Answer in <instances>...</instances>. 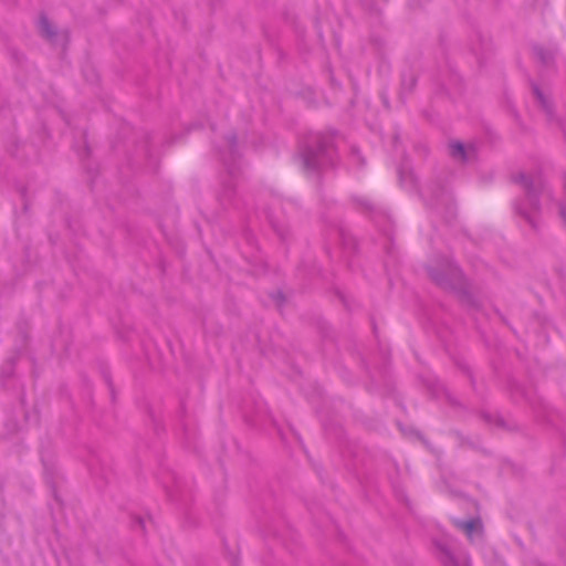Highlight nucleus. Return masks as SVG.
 <instances>
[{
	"instance_id": "7",
	"label": "nucleus",
	"mask_w": 566,
	"mask_h": 566,
	"mask_svg": "<svg viewBox=\"0 0 566 566\" xmlns=\"http://www.w3.org/2000/svg\"><path fill=\"white\" fill-rule=\"evenodd\" d=\"M470 50L475 55L479 64L482 65L493 51L492 41L489 36L476 31L471 39Z\"/></svg>"
},
{
	"instance_id": "19",
	"label": "nucleus",
	"mask_w": 566,
	"mask_h": 566,
	"mask_svg": "<svg viewBox=\"0 0 566 566\" xmlns=\"http://www.w3.org/2000/svg\"><path fill=\"white\" fill-rule=\"evenodd\" d=\"M42 463L44 467L45 479L49 483H52L55 473V464L53 460L46 459L44 455H42Z\"/></svg>"
},
{
	"instance_id": "10",
	"label": "nucleus",
	"mask_w": 566,
	"mask_h": 566,
	"mask_svg": "<svg viewBox=\"0 0 566 566\" xmlns=\"http://www.w3.org/2000/svg\"><path fill=\"white\" fill-rule=\"evenodd\" d=\"M449 154L453 159L467 164L476 154V148L474 145L467 147L462 142L453 140L449 144Z\"/></svg>"
},
{
	"instance_id": "30",
	"label": "nucleus",
	"mask_w": 566,
	"mask_h": 566,
	"mask_svg": "<svg viewBox=\"0 0 566 566\" xmlns=\"http://www.w3.org/2000/svg\"><path fill=\"white\" fill-rule=\"evenodd\" d=\"M481 417L483 418V420L488 423H492L493 422V416L489 412H482L481 413Z\"/></svg>"
},
{
	"instance_id": "22",
	"label": "nucleus",
	"mask_w": 566,
	"mask_h": 566,
	"mask_svg": "<svg viewBox=\"0 0 566 566\" xmlns=\"http://www.w3.org/2000/svg\"><path fill=\"white\" fill-rule=\"evenodd\" d=\"M270 297L275 302L276 306L281 308L286 301L284 293L281 290L270 293Z\"/></svg>"
},
{
	"instance_id": "23",
	"label": "nucleus",
	"mask_w": 566,
	"mask_h": 566,
	"mask_svg": "<svg viewBox=\"0 0 566 566\" xmlns=\"http://www.w3.org/2000/svg\"><path fill=\"white\" fill-rule=\"evenodd\" d=\"M510 390H511V394L514 396V395H520L521 397L527 399V396H526V391L525 389L523 388V386L516 381H511L510 382Z\"/></svg>"
},
{
	"instance_id": "14",
	"label": "nucleus",
	"mask_w": 566,
	"mask_h": 566,
	"mask_svg": "<svg viewBox=\"0 0 566 566\" xmlns=\"http://www.w3.org/2000/svg\"><path fill=\"white\" fill-rule=\"evenodd\" d=\"M21 349H18L11 357H9L1 366L0 378L4 384L8 379L14 376L17 363L20 358Z\"/></svg>"
},
{
	"instance_id": "27",
	"label": "nucleus",
	"mask_w": 566,
	"mask_h": 566,
	"mask_svg": "<svg viewBox=\"0 0 566 566\" xmlns=\"http://www.w3.org/2000/svg\"><path fill=\"white\" fill-rule=\"evenodd\" d=\"M134 526H138L143 532L145 531V521L140 516L134 518Z\"/></svg>"
},
{
	"instance_id": "4",
	"label": "nucleus",
	"mask_w": 566,
	"mask_h": 566,
	"mask_svg": "<svg viewBox=\"0 0 566 566\" xmlns=\"http://www.w3.org/2000/svg\"><path fill=\"white\" fill-rule=\"evenodd\" d=\"M513 182L522 186L524 196L513 201V210L516 216L522 218L534 231H538L542 220L543 193L542 180L520 172L512 177Z\"/></svg>"
},
{
	"instance_id": "2",
	"label": "nucleus",
	"mask_w": 566,
	"mask_h": 566,
	"mask_svg": "<svg viewBox=\"0 0 566 566\" xmlns=\"http://www.w3.org/2000/svg\"><path fill=\"white\" fill-rule=\"evenodd\" d=\"M219 157L224 166L227 175L221 178L217 200L224 209L238 208L237 180L241 176L238 134L229 132L222 138V143L216 146Z\"/></svg>"
},
{
	"instance_id": "1",
	"label": "nucleus",
	"mask_w": 566,
	"mask_h": 566,
	"mask_svg": "<svg viewBox=\"0 0 566 566\" xmlns=\"http://www.w3.org/2000/svg\"><path fill=\"white\" fill-rule=\"evenodd\" d=\"M336 134V130L311 132L301 139L295 154V159L302 171L308 177H316L318 185L322 184L323 172L336 165L337 150L334 143Z\"/></svg>"
},
{
	"instance_id": "8",
	"label": "nucleus",
	"mask_w": 566,
	"mask_h": 566,
	"mask_svg": "<svg viewBox=\"0 0 566 566\" xmlns=\"http://www.w3.org/2000/svg\"><path fill=\"white\" fill-rule=\"evenodd\" d=\"M438 552V559L443 566H469V562L464 556H459L448 543L434 542Z\"/></svg>"
},
{
	"instance_id": "16",
	"label": "nucleus",
	"mask_w": 566,
	"mask_h": 566,
	"mask_svg": "<svg viewBox=\"0 0 566 566\" xmlns=\"http://www.w3.org/2000/svg\"><path fill=\"white\" fill-rule=\"evenodd\" d=\"M532 50L534 55L543 66H548L555 60L554 53L539 44H534L532 46Z\"/></svg>"
},
{
	"instance_id": "13",
	"label": "nucleus",
	"mask_w": 566,
	"mask_h": 566,
	"mask_svg": "<svg viewBox=\"0 0 566 566\" xmlns=\"http://www.w3.org/2000/svg\"><path fill=\"white\" fill-rule=\"evenodd\" d=\"M398 176H399L400 184L403 187L409 188L410 190H417L418 192H420L419 178L417 177L415 171L411 169V167H409L407 164H402L398 168Z\"/></svg>"
},
{
	"instance_id": "21",
	"label": "nucleus",
	"mask_w": 566,
	"mask_h": 566,
	"mask_svg": "<svg viewBox=\"0 0 566 566\" xmlns=\"http://www.w3.org/2000/svg\"><path fill=\"white\" fill-rule=\"evenodd\" d=\"M355 202L366 212H373L375 205L367 198H355Z\"/></svg>"
},
{
	"instance_id": "36",
	"label": "nucleus",
	"mask_w": 566,
	"mask_h": 566,
	"mask_svg": "<svg viewBox=\"0 0 566 566\" xmlns=\"http://www.w3.org/2000/svg\"><path fill=\"white\" fill-rule=\"evenodd\" d=\"M385 2H387L388 0H384Z\"/></svg>"
},
{
	"instance_id": "12",
	"label": "nucleus",
	"mask_w": 566,
	"mask_h": 566,
	"mask_svg": "<svg viewBox=\"0 0 566 566\" xmlns=\"http://www.w3.org/2000/svg\"><path fill=\"white\" fill-rule=\"evenodd\" d=\"M39 33L42 38L52 44H55L59 38L56 28L51 23L45 13H41L38 22Z\"/></svg>"
},
{
	"instance_id": "35",
	"label": "nucleus",
	"mask_w": 566,
	"mask_h": 566,
	"mask_svg": "<svg viewBox=\"0 0 566 566\" xmlns=\"http://www.w3.org/2000/svg\"><path fill=\"white\" fill-rule=\"evenodd\" d=\"M21 403L22 405L24 403V397L23 396L21 397Z\"/></svg>"
},
{
	"instance_id": "25",
	"label": "nucleus",
	"mask_w": 566,
	"mask_h": 566,
	"mask_svg": "<svg viewBox=\"0 0 566 566\" xmlns=\"http://www.w3.org/2000/svg\"><path fill=\"white\" fill-rule=\"evenodd\" d=\"M104 379H105V382L107 384V387L109 389V392H111V396H112V400H115V388H114V385H113V381H112V378H111L109 374L105 373L104 374Z\"/></svg>"
},
{
	"instance_id": "15",
	"label": "nucleus",
	"mask_w": 566,
	"mask_h": 566,
	"mask_svg": "<svg viewBox=\"0 0 566 566\" xmlns=\"http://www.w3.org/2000/svg\"><path fill=\"white\" fill-rule=\"evenodd\" d=\"M338 235L345 251L353 254L357 252L358 243L354 235L343 228L338 230Z\"/></svg>"
},
{
	"instance_id": "24",
	"label": "nucleus",
	"mask_w": 566,
	"mask_h": 566,
	"mask_svg": "<svg viewBox=\"0 0 566 566\" xmlns=\"http://www.w3.org/2000/svg\"><path fill=\"white\" fill-rule=\"evenodd\" d=\"M444 396L451 406L462 408V403L451 392L446 391Z\"/></svg>"
},
{
	"instance_id": "17",
	"label": "nucleus",
	"mask_w": 566,
	"mask_h": 566,
	"mask_svg": "<svg viewBox=\"0 0 566 566\" xmlns=\"http://www.w3.org/2000/svg\"><path fill=\"white\" fill-rule=\"evenodd\" d=\"M269 221L281 241H287L290 239V228L287 224L280 222L272 217L269 218Z\"/></svg>"
},
{
	"instance_id": "18",
	"label": "nucleus",
	"mask_w": 566,
	"mask_h": 566,
	"mask_svg": "<svg viewBox=\"0 0 566 566\" xmlns=\"http://www.w3.org/2000/svg\"><path fill=\"white\" fill-rule=\"evenodd\" d=\"M18 334L21 337L24 345L29 342L30 338V324L27 319H21L17 324Z\"/></svg>"
},
{
	"instance_id": "3",
	"label": "nucleus",
	"mask_w": 566,
	"mask_h": 566,
	"mask_svg": "<svg viewBox=\"0 0 566 566\" xmlns=\"http://www.w3.org/2000/svg\"><path fill=\"white\" fill-rule=\"evenodd\" d=\"M424 270L436 285L453 292L461 303L472 308L479 307V302L471 293L468 280L457 263L442 259L438 265H426Z\"/></svg>"
},
{
	"instance_id": "5",
	"label": "nucleus",
	"mask_w": 566,
	"mask_h": 566,
	"mask_svg": "<svg viewBox=\"0 0 566 566\" xmlns=\"http://www.w3.org/2000/svg\"><path fill=\"white\" fill-rule=\"evenodd\" d=\"M419 195L423 198L428 208L438 212H443L448 219H453L455 217L454 199L447 190L441 179H432L427 185L424 193L420 191Z\"/></svg>"
},
{
	"instance_id": "28",
	"label": "nucleus",
	"mask_w": 566,
	"mask_h": 566,
	"mask_svg": "<svg viewBox=\"0 0 566 566\" xmlns=\"http://www.w3.org/2000/svg\"><path fill=\"white\" fill-rule=\"evenodd\" d=\"M361 3L369 11H378L369 0H361Z\"/></svg>"
},
{
	"instance_id": "6",
	"label": "nucleus",
	"mask_w": 566,
	"mask_h": 566,
	"mask_svg": "<svg viewBox=\"0 0 566 566\" xmlns=\"http://www.w3.org/2000/svg\"><path fill=\"white\" fill-rule=\"evenodd\" d=\"M528 85L531 87L532 94L535 97L538 106L544 112L546 119L551 124H555L558 127H563L564 119L558 116L555 109L554 101L549 95H546L541 86L533 80L528 78Z\"/></svg>"
},
{
	"instance_id": "29",
	"label": "nucleus",
	"mask_w": 566,
	"mask_h": 566,
	"mask_svg": "<svg viewBox=\"0 0 566 566\" xmlns=\"http://www.w3.org/2000/svg\"><path fill=\"white\" fill-rule=\"evenodd\" d=\"M463 370L468 374V376L470 378V382H471L472 387L474 388L475 387V379H474L473 375L471 374L469 367L464 366Z\"/></svg>"
},
{
	"instance_id": "9",
	"label": "nucleus",
	"mask_w": 566,
	"mask_h": 566,
	"mask_svg": "<svg viewBox=\"0 0 566 566\" xmlns=\"http://www.w3.org/2000/svg\"><path fill=\"white\" fill-rule=\"evenodd\" d=\"M452 524L458 530L463 531L470 541H472L474 536H483L484 528L480 514L473 515L468 520L452 518Z\"/></svg>"
},
{
	"instance_id": "33",
	"label": "nucleus",
	"mask_w": 566,
	"mask_h": 566,
	"mask_svg": "<svg viewBox=\"0 0 566 566\" xmlns=\"http://www.w3.org/2000/svg\"><path fill=\"white\" fill-rule=\"evenodd\" d=\"M373 332H374L375 336L377 337L378 328H377V325L375 322H373Z\"/></svg>"
},
{
	"instance_id": "26",
	"label": "nucleus",
	"mask_w": 566,
	"mask_h": 566,
	"mask_svg": "<svg viewBox=\"0 0 566 566\" xmlns=\"http://www.w3.org/2000/svg\"><path fill=\"white\" fill-rule=\"evenodd\" d=\"M450 82L454 85H460L461 76L457 72L452 71L450 75Z\"/></svg>"
},
{
	"instance_id": "32",
	"label": "nucleus",
	"mask_w": 566,
	"mask_h": 566,
	"mask_svg": "<svg viewBox=\"0 0 566 566\" xmlns=\"http://www.w3.org/2000/svg\"><path fill=\"white\" fill-rule=\"evenodd\" d=\"M9 430H10L11 432H15V431H18V424H17L15 422H14V423H12V426L9 428Z\"/></svg>"
},
{
	"instance_id": "34",
	"label": "nucleus",
	"mask_w": 566,
	"mask_h": 566,
	"mask_svg": "<svg viewBox=\"0 0 566 566\" xmlns=\"http://www.w3.org/2000/svg\"><path fill=\"white\" fill-rule=\"evenodd\" d=\"M382 102L386 107H389V101H388L387 96L382 95Z\"/></svg>"
},
{
	"instance_id": "11",
	"label": "nucleus",
	"mask_w": 566,
	"mask_h": 566,
	"mask_svg": "<svg viewBox=\"0 0 566 566\" xmlns=\"http://www.w3.org/2000/svg\"><path fill=\"white\" fill-rule=\"evenodd\" d=\"M418 76L413 71L407 70L401 73L399 99L406 103V98L411 94L417 85Z\"/></svg>"
},
{
	"instance_id": "31",
	"label": "nucleus",
	"mask_w": 566,
	"mask_h": 566,
	"mask_svg": "<svg viewBox=\"0 0 566 566\" xmlns=\"http://www.w3.org/2000/svg\"><path fill=\"white\" fill-rule=\"evenodd\" d=\"M495 424L497 427H504L505 426V421H504V419L501 416H496L495 417Z\"/></svg>"
},
{
	"instance_id": "20",
	"label": "nucleus",
	"mask_w": 566,
	"mask_h": 566,
	"mask_svg": "<svg viewBox=\"0 0 566 566\" xmlns=\"http://www.w3.org/2000/svg\"><path fill=\"white\" fill-rule=\"evenodd\" d=\"M462 500V506L464 510L473 512V515L480 514V503L476 500L467 495H463Z\"/></svg>"
}]
</instances>
